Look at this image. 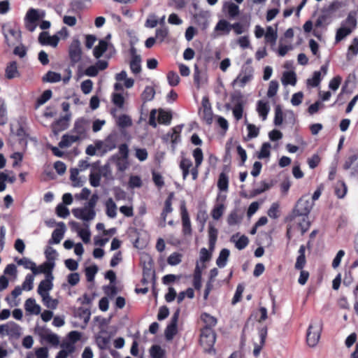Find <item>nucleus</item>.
<instances>
[{
	"mask_svg": "<svg viewBox=\"0 0 358 358\" xmlns=\"http://www.w3.org/2000/svg\"><path fill=\"white\" fill-rule=\"evenodd\" d=\"M193 157L195 160V166L192 167V162L190 159L186 157H182L179 167L182 172V179L185 180L187 177L191 173L192 179L196 180L199 176V168L201 165L203 159V155L202 150L197 148L193 151Z\"/></svg>",
	"mask_w": 358,
	"mask_h": 358,
	"instance_id": "f257e3e1",
	"label": "nucleus"
},
{
	"mask_svg": "<svg viewBox=\"0 0 358 358\" xmlns=\"http://www.w3.org/2000/svg\"><path fill=\"white\" fill-rule=\"evenodd\" d=\"M216 341V334L213 329L203 327L201 329L199 343L207 353H215L214 345Z\"/></svg>",
	"mask_w": 358,
	"mask_h": 358,
	"instance_id": "f03ea898",
	"label": "nucleus"
},
{
	"mask_svg": "<svg viewBox=\"0 0 358 358\" xmlns=\"http://www.w3.org/2000/svg\"><path fill=\"white\" fill-rule=\"evenodd\" d=\"M314 203L308 196H301L296 202L292 215L294 219L299 215L308 216Z\"/></svg>",
	"mask_w": 358,
	"mask_h": 358,
	"instance_id": "7ed1b4c3",
	"label": "nucleus"
},
{
	"mask_svg": "<svg viewBox=\"0 0 358 358\" xmlns=\"http://www.w3.org/2000/svg\"><path fill=\"white\" fill-rule=\"evenodd\" d=\"M322 329V321L321 320L309 325L306 335V342L310 347H315L317 344Z\"/></svg>",
	"mask_w": 358,
	"mask_h": 358,
	"instance_id": "20e7f679",
	"label": "nucleus"
},
{
	"mask_svg": "<svg viewBox=\"0 0 358 358\" xmlns=\"http://www.w3.org/2000/svg\"><path fill=\"white\" fill-rule=\"evenodd\" d=\"M231 101L234 103L232 113L234 118L238 121L243 117V95L241 92H236L231 96Z\"/></svg>",
	"mask_w": 358,
	"mask_h": 358,
	"instance_id": "39448f33",
	"label": "nucleus"
},
{
	"mask_svg": "<svg viewBox=\"0 0 358 358\" xmlns=\"http://www.w3.org/2000/svg\"><path fill=\"white\" fill-rule=\"evenodd\" d=\"M82 50L80 43L78 39L73 40L69 49V56L71 66H74L81 59Z\"/></svg>",
	"mask_w": 358,
	"mask_h": 358,
	"instance_id": "423d86ee",
	"label": "nucleus"
},
{
	"mask_svg": "<svg viewBox=\"0 0 358 358\" xmlns=\"http://www.w3.org/2000/svg\"><path fill=\"white\" fill-rule=\"evenodd\" d=\"M89 126V120L80 117L76 120L72 131L76 133V136H79L80 140L84 139L87 137V131Z\"/></svg>",
	"mask_w": 358,
	"mask_h": 358,
	"instance_id": "0eeeda50",
	"label": "nucleus"
},
{
	"mask_svg": "<svg viewBox=\"0 0 358 358\" xmlns=\"http://www.w3.org/2000/svg\"><path fill=\"white\" fill-rule=\"evenodd\" d=\"M180 208L182 234L185 236H191L192 234V224L185 205H182Z\"/></svg>",
	"mask_w": 358,
	"mask_h": 358,
	"instance_id": "6e6552de",
	"label": "nucleus"
},
{
	"mask_svg": "<svg viewBox=\"0 0 358 358\" xmlns=\"http://www.w3.org/2000/svg\"><path fill=\"white\" fill-rule=\"evenodd\" d=\"M0 334L17 338L20 336V327L14 322H10L6 324L0 325Z\"/></svg>",
	"mask_w": 358,
	"mask_h": 358,
	"instance_id": "1a4fd4ad",
	"label": "nucleus"
},
{
	"mask_svg": "<svg viewBox=\"0 0 358 358\" xmlns=\"http://www.w3.org/2000/svg\"><path fill=\"white\" fill-rule=\"evenodd\" d=\"M290 221H292V224H295V229L300 230L301 235H303L310 228V222L308 220V216L299 215L294 219L292 215H290Z\"/></svg>",
	"mask_w": 358,
	"mask_h": 358,
	"instance_id": "9d476101",
	"label": "nucleus"
},
{
	"mask_svg": "<svg viewBox=\"0 0 358 358\" xmlns=\"http://www.w3.org/2000/svg\"><path fill=\"white\" fill-rule=\"evenodd\" d=\"M72 213L76 217L84 221H90L96 216L94 210L89 209L85 207L75 208L72 210Z\"/></svg>",
	"mask_w": 358,
	"mask_h": 358,
	"instance_id": "9b49d317",
	"label": "nucleus"
},
{
	"mask_svg": "<svg viewBox=\"0 0 358 358\" xmlns=\"http://www.w3.org/2000/svg\"><path fill=\"white\" fill-rule=\"evenodd\" d=\"M129 52L131 57V59L129 64L131 71L134 74H138L141 71V57L139 55L137 54L136 49L134 46L131 47Z\"/></svg>",
	"mask_w": 358,
	"mask_h": 358,
	"instance_id": "f8f14e48",
	"label": "nucleus"
},
{
	"mask_svg": "<svg viewBox=\"0 0 358 358\" xmlns=\"http://www.w3.org/2000/svg\"><path fill=\"white\" fill-rule=\"evenodd\" d=\"M59 228L55 229L52 233V237L48 241L49 245L58 244L64 238L66 231L65 224L62 222L57 224Z\"/></svg>",
	"mask_w": 358,
	"mask_h": 358,
	"instance_id": "ddd939ff",
	"label": "nucleus"
},
{
	"mask_svg": "<svg viewBox=\"0 0 358 358\" xmlns=\"http://www.w3.org/2000/svg\"><path fill=\"white\" fill-rule=\"evenodd\" d=\"M222 12L224 13L229 19H235L240 14L238 6L232 1L224 2L222 6Z\"/></svg>",
	"mask_w": 358,
	"mask_h": 358,
	"instance_id": "4468645a",
	"label": "nucleus"
},
{
	"mask_svg": "<svg viewBox=\"0 0 358 358\" xmlns=\"http://www.w3.org/2000/svg\"><path fill=\"white\" fill-rule=\"evenodd\" d=\"M70 115H66L57 120L55 121L52 124V131L57 134L58 133L66 129L69 125Z\"/></svg>",
	"mask_w": 358,
	"mask_h": 358,
	"instance_id": "2eb2a0df",
	"label": "nucleus"
},
{
	"mask_svg": "<svg viewBox=\"0 0 358 358\" xmlns=\"http://www.w3.org/2000/svg\"><path fill=\"white\" fill-rule=\"evenodd\" d=\"M59 41V38L57 36H50L47 31H43L38 36V42L43 45H49L56 47L58 45Z\"/></svg>",
	"mask_w": 358,
	"mask_h": 358,
	"instance_id": "dca6fc26",
	"label": "nucleus"
},
{
	"mask_svg": "<svg viewBox=\"0 0 358 358\" xmlns=\"http://www.w3.org/2000/svg\"><path fill=\"white\" fill-rule=\"evenodd\" d=\"M173 198V193H171L164 201V206L163 210H162V211L161 213V215H160L161 220H162V223L160 224V226L162 227H164L166 225V220L167 215L173 211V208H172Z\"/></svg>",
	"mask_w": 358,
	"mask_h": 358,
	"instance_id": "f3484780",
	"label": "nucleus"
},
{
	"mask_svg": "<svg viewBox=\"0 0 358 358\" xmlns=\"http://www.w3.org/2000/svg\"><path fill=\"white\" fill-rule=\"evenodd\" d=\"M54 266L55 263L50 262H46L43 264L40 265L38 267L36 266L35 275L38 273H45L46 275V278H51V279H53L52 271L54 268Z\"/></svg>",
	"mask_w": 358,
	"mask_h": 358,
	"instance_id": "a211bd4d",
	"label": "nucleus"
},
{
	"mask_svg": "<svg viewBox=\"0 0 358 358\" xmlns=\"http://www.w3.org/2000/svg\"><path fill=\"white\" fill-rule=\"evenodd\" d=\"M52 280L51 278H46L39 283L37 292L41 296L48 295V292L52 289L53 286Z\"/></svg>",
	"mask_w": 358,
	"mask_h": 358,
	"instance_id": "6ab92c4d",
	"label": "nucleus"
},
{
	"mask_svg": "<svg viewBox=\"0 0 358 358\" xmlns=\"http://www.w3.org/2000/svg\"><path fill=\"white\" fill-rule=\"evenodd\" d=\"M3 36L5 38V41L8 46H11L14 44V42L12 41L11 40H10L9 36L13 37V38L15 40H17L18 38L20 36V31H17V30H15V29L11 28V27L5 29V27H3Z\"/></svg>",
	"mask_w": 358,
	"mask_h": 358,
	"instance_id": "aec40b11",
	"label": "nucleus"
},
{
	"mask_svg": "<svg viewBox=\"0 0 358 358\" xmlns=\"http://www.w3.org/2000/svg\"><path fill=\"white\" fill-rule=\"evenodd\" d=\"M214 30L218 32L220 35H228L231 31V24L226 20H220L216 24Z\"/></svg>",
	"mask_w": 358,
	"mask_h": 358,
	"instance_id": "412c9836",
	"label": "nucleus"
},
{
	"mask_svg": "<svg viewBox=\"0 0 358 358\" xmlns=\"http://www.w3.org/2000/svg\"><path fill=\"white\" fill-rule=\"evenodd\" d=\"M24 308L31 314L38 315L41 313V306L36 303L33 298H29L25 301Z\"/></svg>",
	"mask_w": 358,
	"mask_h": 358,
	"instance_id": "4be33fe9",
	"label": "nucleus"
},
{
	"mask_svg": "<svg viewBox=\"0 0 358 358\" xmlns=\"http://www.w3.org/2000/svg\"><path fill=\"white\" fill-rule=\"evenodd\" d=\"M79 136L76 135L64 134L62 137V140L59 143V147L60 148H66L71 146V145L77 141H79Z\"/></svg>",
	"mask_w": 358,
	"mask_h": 358,
	"instance_id": "5701e85b",
	"label": "nucleus"
},
{
	"mask_svg": "<svg viewBox=\"0 0 358 358\" xmlns=\"http://www.w3.org/2000/svg\"><path fill=\"white\" fill-rule=\"evenodd\" d=\"M299 255L296 258V261L294 265V268L296 270H302L306 265V259L305 256L306 246L301 245L299 249Z\"/></svg>",
	"mask_w": 358,
	"mask_h": 358,
	"instance_id": "b1692460",
	"label": "nucleus"
},
{
	"mask_svg": "<svg viewBox=\"0 0 358 358\" xmlns=\"http://www.w3.org/2000/svg\"><path fill=\"white\" fill-rule=\"evenodd\" d=\"M106 214L110 218L117 216V206L112 198H108L105 202Z\"/></svg>",
	"mask_w": 358,
	"mask_h": 358,
	"instance_id": "393cba45",
	"label": "nucleus"
},
{
	"mask_svg": "<svg viewBox=\"0 0 358 358\" xmlns=\"http://www.w3.org/2000/svg\"><path fill=\"white\" fill-rule=\"evenodd\" d=\"M257 110L259 113V115L262 117V120H265L267 118V115L270 110L268 103L262 100L258 101L257 105Z\"/></svg>",
	"mask_w": 358,
	"mask_h": 358,
	"instance_id": "a878e982",
	"label": "nucleus"
},
{
	"mask_svg": "<svg viewBox=\"0 0 358 358\" xmlns=\"http://www.w3.org/2000/svg\"><path fill=\"white\" fill-rule=\"evenodd\" d=\"M282 83L285 85H295L296 83V73L292 71L284 72L282 77Z\"/></svg>",
	"mask_w": 358,
	"mask_h": 358,
	"instance_id": "bb28decb",
	"label": "nucleus"
},
{
	"mask_svg": "<svg viewBox=\"0 0 358 358\" xmlns=\"http://www.w3.org/2000/svg\"><path fill=\"white\" fill-rule=\"evenodd\" d=\"M348 187L345 182L338 181L334 187V193L338 199H343L346 195Z\"/></svg>",
	"mask_w": 358,
	"mask_h": 358,
	"instance_id": "cd10ccee",
	"label": "nucleus"
},
{
	"mask_svg": "<svg viewBox=\"0 0 358 358\" xmlns=\"http://www.w3.org/2000/svg\"><path fill=\"white\" fill-rule=\"evenodd\" d=\"M110 160L115 162L117 170L120 171H124L128 167V159L119 158L118 155H113V156H111Z\"/></svg>",
	"mask_w": 358,
	"mask_h": 358,
	"instance_id": "c85d7f7f",
	"label": "nucleus"
},
{
	"mask_svg": "<svg viewBox=\"0 0 358 358\" xmlns=\"http://www.w3.org/2000/svg\"><path fill=\"white\" fill-rule=\"evenodd\" d=\"M193 79L194 83L198 90L206 81V79H204L201 75V71L196 64L194 65V68Z\"/></svg>",
	"mask_w": 358,
	"mask_h": 358,
	"instance_id": "c756f323",
	"label": "nucleus"
},
{
	"mask_svg": "<svg viewBox=\"0 0 358 358\" xmlns=\"http://www.w3.org/2000/svg\"><path fill=\"white\" fill-rule=\"evenodd\" d=\"M265 41L271 45H274L277 40V31L272 27L268 26L264 34Z\"/></svg>",
	"mask_w": 358,
	"mask_h": 358,
	"instance_id": "7c9ffc66",
	"label": "nucleus"
},
{
	"mask_svg": "<svg viewBox=\"0 0 358 358\" xmlns=\"http://www.w3.org/2000/svg\"><path fill=\"white\" fill-rule=\"evenodd\" d=\"M217 187L220 191L227 192L229 188V177L228 176L222 172L219 175L217 180Z\"/></svg>",
	"mask_w": 358,
	"mask_h": 358,
	"instance_id": "2f4dec72",
	"label": "nucleus"
},
{
	"mask_svg": "<svg viewBox=\"0 0 358 358\" xmlns=\"http://www.w3.org/2000/svg\"><path fill=\"white\" fill-rule=\"evenodd\" d=\"M201 319L206 324L203 327L213 329V327H215L217 323V318L207 313H202L201 315Z\"/></svg>",
	"mask_w": 358,
	"mask_h": 358,
	"instance_id": "473e14b6",
	"label": "nucleus"
},
{
	"mask_svg": "<svg viewBox=\"0 0 358 358\" xmlns=\"http://www.w3.org/2000/svg\"><path fill=\"white\" fill-rule=\"evenodd\" d=\"M108 43L104 40H100L98 45L93 50V55L96 58H100L108 48Z\"/></svg>",
	"mask_w": 358,
	"mask_h": 358,
	"instance_id": "72a5a7b5",
	"label": "nucleus"
},
{
	"mask_svg": "<svg viewBox=\"0 0 358 358\" xmlns=\"http://www.w3.org/2000/svg\"><path fill=\"white\" fill-rule=\"evenodd\" d=\"M230 251L227 248L222 249L216 260V264L220 268H223L227 264V259L229 257Z\"/></svg>",
	"mask_w": 358,
	"mask_h": 358,
	"instance_id": "f704fd0d",
	"label": "nucleus"
},
{
	"mask_svg": "<svg viewBox=\"0 0 358 358\" xmlns=\"http://www.w3.org/2000/svg\"><path fill=\"white\" fill-rule=\"evenodd\" d=\"M116 124L122 129L129 127L132 124V120L131 117L127 115H121L118 117H116Z\"/></svg>",
	"mask_w": 358,
	"mask_h": 358,
	"instance_id": "c9c22d12",
	"label": "nucleus"
},
{
	"mask_svg": "<svg viewBox=\"0 0 358 358\" xmlns=\"http://www.w3.org/2000/svg\"><path fill=\"white\" fill-rule=\"evenodd\" d=\"M242 217L239 215L238 210L235 209L229 214L227 217V223L229 226H234L241 222Z\"/></svg>",
	"mask_w": 358,
	"mask_h": 358,
	"instance_id": "e433bc0d",
	"label": "nucleus"
},
{
	"mask_svg": "<svg viewBox=\"0 0 358 358\" xmlns=\"http://www.w3.org/2000/svg\"><path fill=\"white\" fill-rule=\"evenodd\" d=\"M43 340L51 344L53 346H57L59 343V337L57 334L52 333L43 334L41 335Z\"/></svg>",
	"mask_w": 358,
	"mask_h": 358,
	"instance_id": "4c0bfd02",
	"label": "nucleus"
},
{
	"mask_svg": "<svg viewBox=\"0 0 358 358\" xmlns=\"http://www.w3.org/2000/svg\"><path fill=\"white\" fill-rule=\"evenodd\" d=\"M117 137L114 134H110L103 143L105 151H110L116 148Z\"/></svg>",
	"mask_w": 358,
	"mask_h": 358,
	"instance_id": "58836bf2",
	"label": "nucleus"
},
{
	"mask_svg": "<svg viewBox=\"0 0 358 358\" xmlns=\"http://www.w3.org/2000/svg\"><path fill=\"white\" fill-rule=\"evenodd\" d=\"M61 79L62 76L60 73L51 71H48V73L43 77V81L48 83H57L60 81Z\"/></svg>",
	"mask_w": 358,
	"mask_h": 358,
	"instance_id": "ea45409f",
	"label": "nucleus"
},
{
	"mask_svg": "<svg viewBox=\"0 0 358 358\" xmlns=\"http://www.w3.org/2000/svg\"><path fill=\"white\" fill-rule=\"evenodd\" d=\"M79 170L77 168L70 169V179L74 187L83 186V181L78 178Z\"/></svg>",
	"mask_w": 358,
	"mask_h": 358,
	"instance_id": "a19ab883",
	"label": "nucleus"
},
{
	"mask_svg": "<svg viewBox=\"0 0 358 358\" xmlns=\"http://www.w3.org/2000/svg\"><path fill=\"white\" fill-rule=\"evenodd\" d=\"M224 209L225 206L224 203L216 204L211 211L212 217L215 220H218L222 216Z\"/></svg>",
	"mask_w": 358,
	"mask_h": 358,
	"instance_id": "79ce46f5",
	"label": "nucleus"
},
{
	"mask_svg": "<svg viewBox=\"0 0 358 358\" xmlns=\"http://www.w3.org/2000/svg\"><path fill=\"white\" fill-rule=\"evenodd\" d=\"M352 32V29L348 28L347 26H343L337 30L336 34V41H340L345 37L350 35Z\"/></svg>",
	"mask_w": 358,
	"mask_h": 358,
	"instance_id": "37998d69",
	"label": "nucleus"
},
{
	"mask_svg": "<svg viewBox=\"0 0 358 358\" xmlns=\"http://www.w3.org/2000/svg\"><path fill=\"white\" fill-rule=\"evenodd\" d=\"M8 122L7 109L5 101L0 98V125H4Z\"/></svg>",
	"mask_w": 358,
	"mask_h": 358,
	"instance_id": "c03bdc74",
	"label": "nucleus"
},
{
	"mask_svg": "<svg viewBox=\"0 0 358 358\" xmlns=\"http://www.w3.org/2000/svg\"><path fill=\"white\" fill-rule=\"evenodd\" d=\"M358 54V38H353L351 45L348 47L347 59L350 60L352 57Z\"/></svg>",
	"mask_w": 358,
	"mask_h": 358,
	"instance_id": "a18cd8bd",
	"label": "nucleus"
},
{
	"mask_svg": "<svg viewBox=\"0 0 358 358\" xmlns=\"http://www.w3.org/2000/svg\"><path fill=\"white\" fill-rule=\"evenodd\" d=\"M155 91L151 86H146L141 94V99L143 102H147L153 99Z\"/></svg>",
	"mask_w": 358,
	"mask_h": 358,
	"instance_id": "49530a36",
	"label": "nucleus"
},
{
	"mask_svg": "<svg viewBox=\"0 0 358 358\" xmlns=\"http://www.w3.org/2000/svg\"><path fill=\"white\" fill-rule=\"evenodd\" d=\"M17 74V63L15 62H10L6 69V76L8 79L14 78Z\"/></svg>",
	"mask_w": 358,
	"mask_h": 358,
	"instance_id": "de8ad7c7",
	"label": "nucleus"
},
{
	"mask_svg": "<svg viewBox=\"0 0 358 358\" xmlns=\"http://www.w3.org/2000/svg\"><path fill=\"white\" fill-rule=\"evenodd\" d=\"M200 114L202 119L203 120V121H205V122L207 124L210 125L213 123V114L212 108H206L204 109H202V110L200 112Z\"/></svg>",
	"mask_w": 358,
	"mask_h": 358,
	"instance_id": "09e8293b",
	"label": "nucleus"
},
{
	"mask_svg": "<svg viewBox=\"0 0 358 358\" xmlns=\"http://www.w3.org/2000/svg\"><path fill=\"white\" fill-rule=\"evenodd\" d=\"M17 263L18 265L23 266L27 269H30L33 272L34 274H36L35 268H36V264L29 259L28 258L23 257L22 259H20L17 261Z\"/></svg>",
	"mask_w": 358,
	"mask_h": 358,
	"instance_id": "8fccbe9b",
	"label": "nucleus"
},
{
	"mask_svg": "<svg viewBox=\"0 0 358 358\" xmlns=\"http://www.w3.org/2000/svg\"><path fill=\"white\" fill-rule=\"evenodd\" d=\"M252 80L249 76L239 73L236 78L232 82V85H238L241 87H243L248 82Z\"/></svg>",
	"mask_w": 358,
	"mask_h": 358,
	"instance_id": "3c124183",
	"label": "nucleus"
},
{
	"mask_svg": "<svg viewBox=\"0 0 358 358\" xmlns=\"http://www.w3.org/2000/svg\"><path fill=\"white\" fill-rule=\"evenodd\" d=\"M150 356L152 358H163L165 355V351L161 346L158 345H154L150 348Z\"/></svg>",
	"mask_w": 358,
	"mask_h": 358,
	"instance_id": "603ef678",
	"label": "nucleus"
},
{
	"mask_svg": "<svg viewBox=\"0 0 358 358\" xmlns=\"http://www.w3.org/2000/svg\"><path fill=\"white\" fill-rule=\"evenodd\" d=\"M52 92L50 90H45L37 99L36 106L38 107L47 102L52 97Z\"/></svg>",
	"mask_w": 358,
	"mask_h": 358,
	"instance_id": "864d4df0",
	"label": "nucleus"
},
{
	"mask_svg": "<svg viewBox=\"0 0 358 358\" xmlns=\"http://www.w3.org/2000/svg\"><path fill=\"white\" fill-rule=\"evenodd\" d=\"M270 149L271 144L268 142L264 143L257 155V157L260 159L268 157L271 155Z\"/></svg>",
	"mask_w": 358,
	"mask_h": 358,
	"instance_id": "5fc2aeb1",
	"label": "nucleus"
},
{
	"mask_svg": "<svg viewBox=\"0 0 358 358\" xmlns=\"http://www.w3.org/2000/svg\"><path fill=\"white\" fill-rule=\"evenodd\" d=\"M172 115L171 113L164 110H159L158 115V122L160 124H168L171 122Z\"/></svg>",
	"mask_w": 358,
	"mask_h": 358,
	"instance_id": "6e6d98bb",
	"label": "nucleus"
},
{
	"mask_svg": "<svg viewBox=\"0 0 358 358\" xmlns=\"http://www.w3.org/2000/svg\"><path fill=\"white\" fill-rule=\"evenodd\" d=\"M321 80V72L315 71L313 73V77L307 80V84L308 85L315 87L320 85Z\"/></svg>",
	"mask_w": 358,
	"mask_h": 358,
	"instance_id": "4d7b16f0",
	"label": "nucleus"
},
{
	"mask_svg": "<svg viewBox=\"0 0 358 358\" xmlns=\"http://www.w3.org/2000/svg\"><path fill=\"white\" fill-rule=\"evenodd\" d=\"M245 123L247 124L248 129V137L249 138H256L259 133V129L255 124L247 123V119H245Z\"/></svg>",
	"mask_w": 358,
	"mask_h": 358,
	"instance_id": "13d9d810",
	"label": "nucleus"
},
{
	"mask_svg": "<svg viewBox=\"0 0 358 358\" xmlns=\"http://www.w3.org/2000/svg\"><path fill=\"white\" fill-rule=\"evenodd\" d=\"M167 80L171 86H177L180 83V77L175 71H169L167 74Z\"/></svg>",
	"mask_w": 358,
	"mask_h": 358,
	"instance_id": "bf43d9fd",
	"label": "nucleus"
},
{
	"mask_svg": "<svg viewBox=\"0 0 358 358\" xmlns=\"http://www.w3.org/2000/svg\"><path fill=\"white\" fill-rule=\"evenodd\" d=\"M261 186L262 187L260 188L254 189L251 192L250 196L252 197L259 195V194H262V192L269 189L271 187L272 184H269V183L266 182V181H262Z\"/></svg>",
	"mask_w": 358,
	"mask_h": 358,
	"instance_id": "052dcab7",
	"label": "nucleus"
},
{
	"mask_svg": "<svg viewBox=\"0 0 358 358\" xmlns=\"http://www.w3.org/2000/svg\"><path fill=\"white\" fill-rule=\"evenodd\" d=\"M39 19V16L36 10L34 8L29 9L26 15V20L31 24H36Z\"/></svg>",
	"mask_w": 358,
	"mask_h": 358,
	"instance_id": "680f3d73",
	"label": "nucleus"
},
{
	"mask_svg": "<svg viewBox=\"0 0 358 358\" xmlns=\"http://www.w3.org/2000/svg\"><path fill=\"white\" fill-rule=\"evenodd\" d=\"M98 271V267L96 265L88 266L85 268V275L89 282L94 279L95 275Z\"/></svg>",
	"mask_w": 358,
	"mask_h": 358,
	"instance_id": "e2e57ef3",
	"label": "nucleus"
},
{
	"mask_svg": "<svg viewBox=\"0 0 358 358\" xmlns=\"http://www.w3.org/2000/svg\"><path fill=\"white\" fill-rule=\"evenodd\" d=\"M178 332V327L174 325L168 324L165 329V337L166 340H171L176 335Z\"/></svg>",
	"mask_w": 358,
	"mask_h": 358,
	"instance_id": "0e129e2a",
	"label": "nucleus"
},
{
	"mask_svg": "<svg viewBox=\"0 0 358 358\" xmlns=\"http://www.w3.org/2000/svg\"><path fill=\"white\" fill-rule=\"evenodd\" d=\"M41 297L45 306L52 309H55L57 308L58 301L56 299H52L50 296L49 294L48 295H43V296Z\"/></svg>",
	"mask_w": 358,
	"mask_h": 358,
	"instance_id": "69168bd1",
	"label": "nucleus"
},
{
	"mask_svg": "<svg viewBox=\"0 0 358 358\" xmlns=\"http://www.w3.org/2000/svg\"><path fill=\"white\" fill-rule=\"evenodd\" d=\"M343 26H347L353 31L357 26V20L355 15L350 13L345 20L342 24Z\"/></svg>",
	"mask_w": 358,
	"mask_h": 358,
	"instance_id": "338daca9",
	"label": "nucleus"
},
{
	"mask_svg": "<svg viewBox=\"0 0 358 358\" xmlns=\"http://www.w3.org/2000/svg\"><path fill=\"white\" fill-rule=\"evenodd\" d=\"M278 87L279 85L277 80H271L268 85L267 96L270 98L274 96L278 92Z\"/></svg>",
	"mask_w": 358,
	"mask_h": 358,
	"instance_id": "774afa93",
	"label": "nucleus"
}]
</instances>
